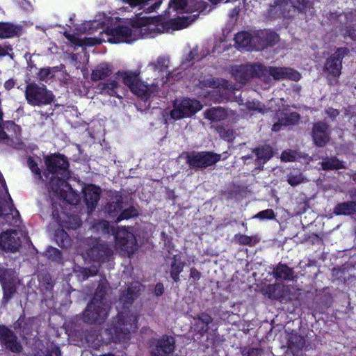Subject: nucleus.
Wrapping results in <instances>:
<instances>
[{
	"label": "nucleus",
	"instance_id": "nucleus-1",
	"mask_svg": "<svg viewBox=\"0 0 356 356\" xmlns=\"http://www.w3.org/2000/svg\"><path fill=\"white\" fill-rule=\"evenodd\" d=\"M191 21L188 17H177L166 19L165 15L156 17H140L136 15L129 21L132 28H140L143 37L154 38L157 34L169 32L170 30L178 31L189 26Z\"/></svg>",
	"mask_w": 356,
	"mask_h": 356
},
{
	"label": "nucleus",
	"instance_id": "nucleus-2",
	"mask_svg": "<svg viewBox=\"0 0 356 356\" xmlns=\"http://www.w3.org/2000/svg\"><path fill=\"white\" fill-rule=\"evenodd\" d=\"M108 290V282L104 278L99 282L93 297L82 312L84 323L89 325H101L107 318L111 308L107 298Z\"/></svg>",
	"mask_w": 356,
	"mask_h": 356
},
{
	"label": "nucleus",
	"instance_id": "nucleus-3",
	"mask_svg": "<svg viewBox=\"0 0 356 356\" xmlns=\"http://www.w3.org/2000/svg\"><path fill=\"white\" fill-rule=\"evenodd\" d=\"M138 316L129 310L119 312L113 318L106 332L115 342H123L129 339L131 330L137 329Z\"/></svg>",
	"mask_w": 356,
	"mask_h": 356
},
{
	"label": "nucleus",
	"instance_id": "nucleus-4",
	"mask_svg": "<svg viewBox=\"0 0 356 356\" xmlns=\"http://www.w3.org/2000/svg\"><path fill=\"white\" fill-rule=\"evenodd\" d=\"M188 168L195 172L215 165L221 160V154L213 151H191L182 154Z\"/></svg>",
	"mask_w": 356,
	"mask_h": 356
},
{
	"label": "nucleus",
	"instance_id": "nucleus-5",
	"mask_svg": "<svg viewBox=\"0 0 356 356\" xmlns=\"http://www.w3.org/2000/svg\"><path fill=\"white\" fill-rule=\"evenodd\" d=\"M24 95L27 103L32 106L49 105L55 99L53 92L45 85L40 86L35 82L27 83Z\"/></svg>",
	"mask_w": 356,
	"mask_h": 356
},
{
	"label": "nucleus",
	"instance_id": "nucleus-6",
	"mask_svg": "<svg viewBox=\"0 0 356 356\" xmlns=\"http://www.w3.org/2000/svg\"><path fill=\"white\" fill-rule=\"evenodd\" d=\"M133 31L130 27L124 25H118L116 26H107L104 30V33L107 35V41L111 44L121 42L130 43L136 40L139 36H142L141 29L134 28Z\"/></svg>",
	"mask_w": 356,
	"mask_h": 356
},
{
	"label": "nucleus",
	"instance_id": "nucleus-7",
	"mask_svg": "<svg viewBox=\"0 0 356 356\" xmlns=\"http://www.w3.org/2000/svg\"><path fill=\"white\" fill-rule=\"evenodd\" d=\"M116 75L122 79L123 83L127 86L132 93L142 99H148L150 92L148 85L140 79V72L136 71H118Z\"/></svg>",
	"mask_w": 356,
	"mask_h": 356
},
{
	"label": "nucleus",
	"instance_id": "nucleus-8",
	"mask_svg": "<svg viewBox=\"0 0 356 356\" xmlns=\"http://www.w3.org/2000/svg\"><path fill=\"white\" fill-rule=\"evenodd\" d=\"M47 172L44 175L47 177L49 174L60 175L64 177H70V163L66 156L60 153H54L44 156Z\"/></svg>",
	"mask_w": 356,
	"mask_h": 356
},
{
	"label": "nucleus",
	"instance_id": "nucleus-9",
	"mask_svg": "<svg viewBox=\"0 0 356 356\" xmlns=\"http://www.w3.org/2000/svg\"><path fill=\"white\" fill-rule=\"evenodd\" d=\"M202 108L200 102L190 98L175 100L173 108L170 112V117L175 120L191 118Z\"/></svg>",
	"mask_w": 356,
	"mask_h": 356
},
{
	"label": "nucleus",
	"instance_id": "nucleus-10",
	"mask_svg": "<svg viewBox=\"0 0 356 356\" xmlns=\"http://www.w3.org/2000/svg\"><path fill=\"white\" fill-rule=\"evenodd\" d=\"M264 70L261 69V79H268L271 76L275 80L289 79L292 81H299L300 74L290 67H266L263 65Z\"/></svg>",
	"mask_w": 356,
	"mask_h": 356
},
{
	"label": "nucleus",
	"instance_id": "nucleus-11",
	"mask_svg": "<svg viewBox=\"0 0 356 356\" xmlns=\"http://www.w3.org/2000/svg\"><path fill=\"white\" fill-rule=\"evenodd\" d=\"M350 53L348 47H338L327 58L324 65V71L333 77H339L341 74L342 60Z\"/></svg>",
	"mask_w": 356,
	"mask_h": 356
},
{
	"label": "nucleus",
	"instance_id": "nucleus-12",
	"mask_svg": "<svg viewBox=\"0 0 356 356\" xmlns=\"http://www.w3.org/2000/svg\"><path fill=\"white\" fill-rule=\"evenodd\" d=\"M280 40L279 35L269 29H260L253 34V48L262 51L268 47L275 46Z\"/></svg>",
	"mask_w": 356,
	"mask_h": 356
},
{
	"label": "nucleus",
	"instance_id": "nucleus-13",
	"mask_svg": "<svg viewBox=\"0 0 356 356\" xmlns=\"http://www.w3.org/2000/svg\"><path fill=\"white\" fill-rule=\"evenodd\" d=\"M261 69L264 70L261 63L241 65L233 70V75L236 81L245 83L254 77L261 79Z\"/></svg>",
	"mask_w": 356,
	"mask_h": 356
},
{
	"label": "nucleus",
	"instance_id": "nucleus-14",
	"mask_svg": "<svg viewBox=\"0 0 356 356\" xmlns=\"http://www.w3.org/2000/svg\"><path fill=\"white\" fill-rule=\"evenodd\" d=\"M114 238L116 245L122 251L131 254L136 250L137 246L136 237L125 227H118Z\"/></svg>",
	"mask_w": 356,
	"mask_h": 356
},
{
	"label": "nucleus",
	"instance_id": "nucleus-15",
	"mask_svg": "<svg viewBox=\"0 0 356 356\" xmlns=\"http://www.w3.org/2000/svg\"><path fill=\"white\" fill-rule=\"evenodd\" d=\"M151 356H170L175 349V339L167 334L155 339L152 342Z\"/></svg>",
	"mask_w": 356,
	"mask_h": 356
},
{
	"label": "nucleus",
	"instance_id": "nucleus-16",
	"mask_svg": "<svg viewBox=\"0 0 356 356\" xmlns=\"http://www.w3.org/2000/svg\"><path fill=\"white\" fill-rule=\"evenodd\" d=\"M86 254L90 260L103 263L109 260L113 255V250L106 243L99 239H95L92 245L87 250Z\"/></svg>",
	"mask_w": 356,
	"mask_h": 356
},
{
	"label": "nucleus",
	"instance_id": "nucleus-17",
	"mask_svg": "<svg viewBox=\"0 0 356 356\" xmlns=\"http://www.w3.org/2000/svg\"><path fill=\"white\" fill-rule=\"evenodd\" d=\"M0 342L6 349L13 353H20L23 347L13 330L0 324Z\"/></svg>",
	"mask_w": 356,
	"mask_h": 356
},
{
	"label": "nucleus",
	"instance_id": "nucleus-18",
	"mask_svg": "<svg viewBox=\"0 0 356 356\" xmlns=\"http://www.w3.org/2000/svg\"><path fill=\"white\" fill-rule=\"evenodd\" d=\"M330 127L326 122L318 121L313 124L311 136L316 147H325L330 141Z\"/></svg>",
	"mask_w": 356,
	"mask_h": 356
},
{
	"label": "nucleus",
	"instance_id": "nucleus-19",
	"mask_svg": "<svg viewBox=\"0 0 356 356\" xmlns=\"http://www.w3.org/2000/svg\"><path fill=\"white\" fill-rule=\"evenodd\" d=\"M22 246V241L15 230H9L0 235V248L6 252H16Z\"/></svg>",
	"mask_w": 356,
	"mask_h": 356
},
{
	"label": "nucleus",
	"instance_id": "nucleus-20",
	"mask_svg": "<svg viewBox=\"0 0 356 356\" xmlns=\"http://www.w3.org/2000/svg\"><path fill=\"white\" fill-rule=\"evenodd\" d=\"M101 188L95 184H88L83 188V199L89 213L97 207L101 197Z\"/></svg>",
	"mask_w": 356,
	"mask_h": 356
},
{
	"label": "nucleus",
	"instance_id": "nucleus-21",
	"mask_svg": "<svg viewBox=\"0 0 356 356\" xmlns=\"http://www.w3.org/2000/svg\"><path fill=\"white\" fill-rule=\"evenodd\" d=\"M256 159L254 164L259 168L263 169L266 164L274 155L273 148L267 144L261 145L252 149Z\"/></svg>",
	"mask_w": 356,
	"mask_h": 356
},
{
	"label": "nucleus",
	"instance_id": "nucleus-22",
	"mask_svg": "<svg viewBox=\"0 0 356 356\" xmlns=\"http://www.w3.org/2000/svg\"><path fill=\"white\" fill-rule=\"evenodd\" d=\"M23 27L10 22H0V38L8 39L20 37Z\"/></svg>",
	"mask_w": 356,
	"mask_h": 356
},
{
	"label": "nucleus",
	"instance_id": "nucleus-23",
	"mask_svg": "<svg viewBox=\"0 0 356 356\" xmlns=\"http://www.w3.org/2000/svg\"><path fill=\"white\" fill-rule=\"evenodd\" d=\"M140 286L131 285L127 290L122 291L120 296V302L124 309H128L140 295Z\"/></svg>",
	"mask_w": 356,
	"mask_h": 356
},
{
	"label": "nucleus",
	"instance_id": "nucleus-24",
	"mask_svg": "<svg viewBox=\"0 0 356 356\" xmlns=\"http://www.w3.org/2000/svg\"><path fill=\"white\" fill-rule=\"evenodd\" d=\"M273 275L276 280L282 281H293L295 277L293 268L282 262L273 268Z\"/></svg>",
	"mask_w": 356,
	"mask_h": 356
},
{
	"label": "nucleus",
	"instance_id": "nucleus-25",
	"mask_svg": "<svg viewBox=\"0 0 356 356\" xmlns=\"http://www.w3.org/2000/svg\"><path fill=\"white\" fill-rule=\"evenodd\" d=\"M213 323L212 317L206 312H200L195 318V330L201 336L207 334Z\"/></svg>",
	"mask_w": 356,
	"mask_h": 356
},
{
	"label": "nucleus",
	"instance_id": "nucleus-26",
	"mask_svg": "<svg viewBox=\"0 0 356 356\" xmlns=\"http://www.w3.org/2000/svg\"><path fill=\"white\" fill-rule=\"evenodd\" d=\"M152 0H122L124 3L129 4L132 8L139 6L140 9L146 10L147 13L156 11L161 6V1L151 3Z\"/></svg>",
	"mask_w": 356,
	"mask_h": 356
},
{
	"label": "nucleus",
	"instance_id": "nucleus-27",
	"mask_svg": "<svg viewBox=\"0 0 356 356\" xmlns=\"http://www.w3.org/2000/svg\"><path fill=\"white\" fill-rule=\"evenodd\" d=\"M337 22H339L340 26L336 25L337 28H339L341 34L344 38H349L351 40H356V29L353 27H347L343 29V25H346L348 22V15L346 13H339L337 15Z\"/></svg>",
	"mask_w": 356,
	"mask_h": 356
},
{
	"label": "nucleus",
	"instance_id": "nucleus-28",
	"mask_svg": "<svg viewBox=\"0 0 356 356\" xmlns=\"http://www.w3.org/2000/svg\"><path fill=\"white\" fill-rule=\"evenodd\" d=\"M185 266V262L181 260V257L179 254H175L172 258L170 264V277L172 280L178 283L180 281L179 275L183 271Z\"/></svg>",
	"mask_w": 356,
	"mask_h": 356
},
{
	"label": "nucleus",
	"instance_id": "nucleus-29",
	"mask_svg": "<svg viewBox=\"0 0 356 356\" xmlns=\"http://www.w3.org/2000/svg\"><path fill=\"white\" fill-rule=\"evenodd\" d=\"M117 81L112 80L107 82H100L97 84V88L99 90V93L107 95L111 97H115L121 99L122 97L118 94L117 89L119 88Z\"/></svg>",
	"mask_w": 356,
	"mask_h": 356
},
{
	"label": "nucleus",
	"instance_id": "nucleus-30",
	"mask_svg": "<svg viewBox=\"0 0 356 356\" xmlns=\"http://www.w3.org/2000/svg\"><path fill=\"white\" fill-rule=\"evenodd\" d=\"M306 346V338L297 332H292L288 341V347L293 355L302 350Z\"/></svg>",
	"mask_w": 356,
	"mask_h": 356
},
{
	"label": "nucleus",
	"instance_id": "nucleus-31",
	"mask_svg": "<svg viewBox=\"0 0 356 356\" xmlns=\"http://www.w3.org/2000/svg\"><path fill=\"white\" fill-rule=\"evenodd\" d=\"M204 118L211 122H219L227 118V111L221 106L211 107L207 109L204 113Z\"/></svg>",
	"mask_w": 356,
	"mask_h": 356
},
{
	"label": "nucleus",
	"instance_id": "nucleus-32",
	"mask_svg": "<svg viewBox=\"0 0 356 356\" xmlns=\"http://www.w3.org/2000/svg\"><path fill=\"white\" fill-rule=\"evenodd\" d=\"M337 216H352L356 213V201H346L338 203L334 208Z\"/></svg>",
	"mask_w": 356,
	"mask_h": 356
},
{
	"label": "nucleus",
	"instance_id": "nucleus-33",
	"mask_svg": "<svg viewBox=\"0 0 356 356\" xmlns=\"http://www.w3.org/2000/svg\"><path fill=\"white\" fill-rule=\"evenodd\" d=\"M113 73L112 67L110 65L106 63H102L92 71L91 80L92 81H97L104 80L110 76Z\"/></svg>",
	"mask_w": 356,
	"mask_h": 356
},
{
	"label": "nucleus",
	"instance_id": "nucleus-34",
	"mask_svg": "<svg viewBox=\"0 0 356 356\" xmlns=\"http://www.w3.org/2000/svg\"><path fill=\"white\" fill-rule=\"evenodd\" d=\"M66 179L67 178L63 176L62 177H59L55 176V175H52L47 184L48 189L55 194L60 193L63 190V186H70V184L66 181Z\"/></svg>",
	"mask_w": 356,
	"mask_h": 356
},
{
	"label": "nucleus",
	"instance_id": "nucleus-35",
	"mask_svg": "<svg viewBox=\"0 0 356 356\" xmlns=\"http://www.w3.org/2000/svg\"><path fill=\"white\" fill-rule=\"evenodd\" d=\"M123 201L121 195L115 197V200L107 203L106 211L111 218H115L120 214L122 210Z\"/></svg>",
	"mask_w": 356,
	"mask_h": 356
},
{
	"label": "nucleus",
	"instance_id": "nucleus-36",
	"mask_svg": "<svg viewBox=\"0 0 356 356\" xmlns=\"http://www.w3.org/2000/svg\"><path fill=\"white\" fill-rule=\"evenodd\" d=\"M3 290L2 302L8 303L17 293L16 280L1 284Z\"/></svg>",
	"mask_w": 356,
	"mask_h": 356
},
{
	"label": "nucleus",
	"instance_id": "nucleus-37",
	"mask_svg": "<svg viewBox=\"0 0 356 356\" xmlns=\"http://www.w3.org/2000/svg\"><path fill=\"white\" fill-rule=\"evenodd\" d=\"M234 40L236 43L241 47H253V35L247 32L241 31L235 35Z\"/></svg>",
	"mask_w": 356,
	"mask_h": 356
},
{
	"label": "nucleus",
	"instance_id": "nucleus-38",
	"mask_svg": "<svg viewBox=\"0 0 356 356\" xmlns=\"http://www.w3.org/2000/svg\"><path fill=\"white\" fill-rule=\"evenodd\" d=\"M321 167L323 170L326 171L345 168L343 162L336 156H332L324 159L321 162Z\"/></svg>",
	"mask_w": 356,
	"mask_h": 356
},
{
	"label": "nucleus",
	"instance_id": "nucleus-39",
	"mask_svg": "<svg viewBox=\"0 0 356 356\" xmlns=\"http://www.w3.org/2000/svg\"><path fill=\"white\" fill-rule=\"evenodd\" d=\"M6 204L8 207V209L6 208V205L3 204L0 201V217H8L9 215H11L15 212V214L13 216V218H15L16 217L19 218V212L14 206L13 199L9 195L8 197V202H6Z\"/></svg>",
	"mask_w": 356,
	"mask_h": 356
},
{
	"label": "nucleus",
	"instance_id": "nucleus-40",
	"mask_svg": "<svg viewBox=\"0 0 356 356\" xmlns=\"http://www.w3.org/2000/svg\"><path fill=\"white\" fill-rule=\"evenodd\" d=\"M54 238L58 245L61 248H67L70 245L71 239L69 234L63 229H58L54 233Z\"/></svg>",
	"mask_w": 356,
	"mask_h": 356
},
{
	"label": "nucleus",
	"instance_id": "nucleus-41",
	"mask_svg": "<svg viewBox=\"0 0 356 356\" xmlns=\"http://www.w3.org/2000/svg\"><path fill=\"white\" fill-rule=\"evenodd\" d=\"M139 216L138 209L133 205L129 206L128 208L122 210L120 214L115 220V223H118L123 220H129L132 218H136Z\"/></svg>",
	"mask_w": 356,
	"mask_h": 356
},
{
	"label": "nucleus",
	"instance_id": "nucleus-42",
	"mask_svg": "<svg viewBox=\"0 0 356 356\" xmlns=\"http://www.w3.org/2000/svg\"><path fill=\"white\" fill-rule=\"evenodd\" d=\"M300 119V115L297 112L282 113V116L279 117V120L284 127L295 125L298 123Z\"/></svg>",
	"mask_w": 356,
	"mask_h": 356
},
{
	"label": "nucleus",
	"instance_id": "nucleus-43",
	"mask_svg": "<svg viewBox=\"0 0 356 356\" xmlns=\"http://www.w3.org/2000/svg\"><path fill=\"white\" fill-rule=\"evenodd\" d=\"M234 241L241 245H249L250 247L255 245L259 242V239L255 236H250L245 234H236L234 235Z\"/></svg>",
	"mask_w": 356,
	"mask_h": 356
},
{
	"label": "nucleus",
	"instance_id": "nucleus-44",
	"mask_svg": "<svg viewBox=\"0 0 356 356\" xmlns=\"http://www.w3.org/2000/svg\"><path fill=\"white\" fill-rule=\"evenodd\" d=\"M95 228L104 234H112L115 236L116 229L115 227L106 220H100L95 224Z\"/></svg>",
	"mask_w": 356,
	"mask_h": 356
},
{
	"label": "nucleus",
	"instance_id": "nucleus-45",
	"mask_svg": "<svg viewBox=\"0 0 356 356\" xmlns=\"http://www.w3.org/2000/svg\"><path fill=\"white\" fill-rule=\"evenodd\" d=\"M16 280L15 271L12 268H8L0 265V284Z\"/></svg>",
	"mask_w": 356,
	"mask_h": 356
},
{
	"label": "nucleus",
	"instance_id": "nucleus-46",
	"mask_svg": "<svg viewBox=\"0 0 356 356\" xmlns=\"http://www.w3.org/2000/svg\"><path fill=\"white\" fill-rule=\"evenodd\" d=\"M280 286L276 284H268L264 289V294L270 299H280L282 295L280 291L278 290Z\"/></svg>",
	"mask_w": 356,
	"mask_h": 356
},
{
	"label": "nucleus",
	"instance_id": "nucleus-47",
	"mask_svg": "<svg viewBox=\"0 0 356 356\" xmlns=\"http://www.w3.org/2000/svg\"><path fill=\"white\" fill-rule=\"evenodd\" d=\"M215 129L219 134L220 137L224 140H229L233 137V130L231 129H226L223 125H217Z\"/></svg>",
	"mask_w": 356,
	"mask_h": 356
},
{
	"label": "nucleus",
	"instance_id": "nucleus-48",
	"mask_svg": "<svg viewBox=\"0 0 356 356\" xmlns=\"http://www.w3.org/2000/svg\"><path fill=\"white\" fill-rule=\"evenodd\" d=\"M27 164L31 171L37 176L38 179L39 180L43 181L41 170L38 167V163L35 161V159L33 157H28Z\"/></svg>",
	"mask_w": 356,
	"mask_h": 356
},
{
	"label": "nucleus",
	"instance_id": "nucleus-49",
	"mask_svg": "<svg viewBox=\"0 0 356 356\" xmlns=\"http://www.w3.org/2000/svg\"><path fill=\"white\" fill-rule=\"evenodd\" d=\"M275 218V213L274 211L271 209H267L257 213L254 218H257L261 220H273Z\"/></svg>",
	"mask_w": 356,
	"mask_h": 356
},
{
	"label": "nucleus",
	"instance_id": "nucleus-50",
	"mask_svg": "<svg viewBox=\"0 0 356 356\" xmlns=\"http://www.w3.org/2000/svg\"><path fill=\"white\" fill-rule=\"evenodd\" d=\"M305 180V178L302 173L299 172L298 174H292L290 173L287 177V182L291 186H296L300 184H302Z\"/></svg>",
	"mask_w": 356,
	"mask_h": 356
},
{
	"label": "nucleus",
	"instance_id": "nucleus-51",
	"mask_svg": "<svg viewBox=\"0 0 356 356\" xmlns=\"http://www.w3.org/2000/svg\"><path fill=\"white\" fill-rule=\"evenodd\" d=\"M46 254L47 257L52 261H58L62 258V254L60 250H59L56 248H54L51 246L47 248Z\"/></svg>",
	"mask_w": 356,
	"mask_h": 356
},
{
	"label": "nucleus",
	"instance_id": "nucleus-52",
	"mask_svg": "<svg viewBox=\"0 0 356 356\" xmlns=\"http://www.w3.org/2000/svg\"><path fill=\"white\" fill-rule=\"evenodd\" d=\"M187 6V0H170L169 8H173L175 11L183 10Z\"/></svg>",
	"mask_w": 356,
	"mask_h": 356
},
{
	"label": "nucleus",
	"instance_id": "nucleus-53",
	"mask_svg": "<svg viewBox=\"0 0 356 356\" xmlns=\"http://www.w3.org/2000/svg\"><path fill=\"white\" fill-rule=\"evenodd\" d=\"M294 7L296 8L299 12H305L310 7L309 0H294Z\"/></svg>",
	"mask_w": 356,
	"mask_h": 356
},
{
	"label": "nucleus",
	"instance_id": "nucleus-54",
	"mask_svg": "<svg viewBox=\"0 0 356 356\" xmlns=\"http://www.w3.org/2000/svg\"><path fill=\"white\" fill-rule=\"evenodd\" d=\"M70 225L66 226L67 229H76L82 225L81 218L77 216H71L68 217Z\"/></svg>",
	"mask_w": 356,
	"mask_h": 356
},
{
	"label": "nucleus",
	"instance_id": "nucleus-55",
	"mask_svg": "<svg viewBox=\"0 0 356 356\" xmlns=\"http://www.w3.org/2000/svg\"><path fill=\"white\" fill-rule=\"evenodd\" d=\"M51 74V67H43L39 70L37 74V78L39 81H44L48 79Z\"/></svg>",
	"mask_w": 356,
	"mask_h": 356
},
{
	"label": "nucleus",
	"instance_id": "nucleus-56",
	"mask_svg": "<svg viewBox=\"0 0 356 356\" xmlns=\"http://www.w3.org/2000/svg\"><path fill=\"white\" fill-rule=\"evenodd\" d=\"M202 277V273L195 267L190 269L189 280L194 284H197Z\"/></svg>",
	"mask_w": 356,
	"mask_h": 356
},
{
	"label": "nucleus",
	"instance_id": "nucleus-57",
	"mask_svg": "<svg viewBox=\"0 0 356 356\" xmlns=\"http://www.w3.org/2000/svg\"><path fill=\"white\" fill-rule=\"evenodd\" d=\"M281 159L285 162H293L296 159V154L291 150L284 151L281 154Z\"/></svg>",
	"mask_w": 356,
	"mask_h": 356
},
{
	"label": "nucleus",
	"instance_id": "nucleus-58",
	"mask_svg": "<svg viewBox=\"0 0 356 356\" xmlns=\"http://www.w3.org/2000/svg\"><path fill=\"white\" fill-rule=\"evenodd\" d=\"M169 60L163 57H159L156 60V68L159 71H165L168 67Z\"/></svg>",
	"mask_w": 356,
	"mask_h": 356
},
{
	"label": "nucleus",
	"instance_id": "nucleus-59",
	"mask_svg": "<svg viewBox=\"0 0 356 356\" xmlns=\"http://www.w3.org/2000/svg\"><path fill=\"white\" fill-rule=\"evenodd\" d=\"M46 356H62L59 346L54 345L47 349Z\"/></svg>",
	"mask_w": 356,
	"mask_h": 356
},
{
	"label": "nucleus",
	"instance_id": "nucleus-60",
	"mask_svg": "<svg viewBox=\"0 0 356 356\" xmlns=\"http://www.w3.org/2000/svg\"><path fill=\"white\" fill-rule=\"evenodd\" d=\"M262 350L259 348H250L245 353L243 356H261Z\"/></svg>",
	"mask_w": 356,
	"mask_h": 356
},
{
	"label": "nucleus",
	"instance_id": "nucleus-61",
	"mask_svg": "<svg viewBox=\"0 0 356 356\" xmlns=\"http://www.w3.org/2000/svg\"><path fill=\"white\" fill-rule=\"evenodd\" d=\"M325 113L328 115L330 118L332 120H335L336 118L339 115V110L334 108L332 107H328L325 111Z\"/></svg>",
	"mask_w": 356,
	"mask_h": 356
},
{
	"label": "nucleus",
	"instance_id": "nucleus-62",
	"mask_svg": "<svg viewBox=\"0 0 356 356\" xmlns=\"http://www.w3.org/2000/svg\"><path fill=\"white\" fill-rule=\"evenodd\" d=\"M154 293L156 296H161L164 293V286L163 283L159 282L155 285Z\"/></svg>",
	"mask_w": 356,
	"mask_h": 356
},
{
	"label": "nucleus",
	"instance_id": "nucleus-63",
	"mask_svg": "<svg viewBox=\"0 0 356 356\" xmlns=\"http://www.w3.org/2000/svg\"><path fill=\"white\" fill-rule=\"evenodd\" d=\"M86 271H87V275H88V278L90 277H93L97 275L99 272V268L96 266H92L88 268H84Z\"/></svg>",
	"mask_w": 356,
	"mask_h": 356
},
{
	"label": "nucleus",
	"instance_id": "nucleus-64",
	"mask_svg": "<svg viewBox=\"0 0 356 356\" xmlns=\"http://www.w3.org/2000/svg\"><path fill=\"white\" fill-rule=\"evenodd\" d=\"M246 106L247 108L250 111H258L259 112L262 111V108L259 107V103L248 102L246 104Z\"/></svg>",
	"mask_w": 356,
	"mask_h": 356
}]
</instances>
